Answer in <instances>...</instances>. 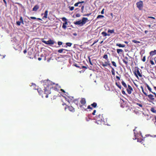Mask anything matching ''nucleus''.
<instances>
[{
    "instance_id": "1",
    "label": "nucleus",
    "mask_w": 156,
    "mask_h": 156,
    "mask_svg": "<svg viewBox=\"0 0 156 156\" xmlns=\"http://www.w3.org/2000/svg\"><path fill=\"white\" fill-rule=\"evenodd\" d=\"M44 86V91L40 88L37 89L39 94L42 96V98H48V95L51 93V89L56 91H58V90L55 84L50 80L45 81Z\"/></svg>"
},
{
    "instance_id": "2",
    "label": "nucleus",
    "mask_w": 156,
    "mask_h": 156,
    "mask_svg": "<svg viewBox=\"0 0 156 156\" xmlns=\"http://www.w3.org/2000/svg\"><path fill=\"white\" fill-rule=\"evenodd\" d=\"M74 101L75 104L78 105H77L78 101L77 100H74ZM80 103L81 104H79V105L78 106H79L82 110H86V102L85 98H82L80 101Z\"/></svg>"
},
{
    "instance_id": "3",
    "label": "nucleus",
    "mask_w": 156,
    "mask_h": 156,
    "mask_svg": "<svg viewBox=\"0 0 156 156\" xmlns=\"http://www.w3.org/2000/svg\"><path fill=\"white\" fill-rule=\"evenodd\" d=\"M95 119L96 120V122L98 124L101 123L102 122H104V118L103 117L102 115L99 114L96 116Z\"/></svg>"
},
{
    "instance_id": "4",
    "label": "nucleus",
    "mask_w": 156,
    "mask_h": 156,
    "mask_svg": "<svg viewBox=\"0 0 156 156\" xmlns=\"http://www.w3.org/2000/svg\"><path fill=\"white\" fill-rule=\"evenodd\" d=\"M134 71L135 72L134 74L136 77L138 78V76H139L140 77H142L141 70H140L138 68H137L135 69Z\"/></svg>"
},
{
    "instance_id": "5",
    "label": "nucleus",
    "mask_w": 156,
    "mask_h": 156,
    "mask_svg": "<svg viewBox=\"0 0 156 156\" xmlns=\"http://www.w3.org/2000/svg\"><path fill=\"white\" fill-rule=\"evenodd\" d=\"M41 41L42 42L45 43L46 44L48 45H52L55 42L53 40L50 39L48 41H46L44 40V39H41Z\"/></svg>"
},
{
    "instance_id": "6",
    "label": "nucleus",
    "mask_w": 156,
    "mask_h": 156,
    "mask_svg": "<svg viewBox=\"0 0 156 156\" xmlns=\"http://www.w3.org/2000/svg\"><path fill=\"white\" fill-rule=\"evenodd\" d=\"M137 8L140 10H141L143 7V3L142 1H140L136 3Z\"/></svg>"
},
{
    "instance_id": "7",
    "label": "nucleus",
    "mask_w": 156,
    "mask_h": 156,
    "mask_svg": "<svg viewBox=\"0 0 156 156\" xmlns=\"http://www.w3.org/2000/svg\"><path fill=\"white\" fill-rule=\"evenodd\" d=\"M107 61L105 62L104 63H102L101 65L104 67H106L107 66H109L110 67H111V64L110 63V61L108 59L106 60Z\"/></svg>"
},
{
    "instance_id": "8",
    "label": "nucleus",
    "mask_w": 156,
    "mask_h": 156,
    "mask_svg": "<svg viewBox=\"0 0 156 156\" xmlns=\"http://www.w3.org/2000/svg\"><path fill=\"white\" fill-rule=\"evenodd\" d=\"M126 90L129 94H131L133 91V89L130 85H128V88H127Z\"/></svg>"
},
{
    "instance_id": "9",
    "label": "nucleus",
    "mask_w": 156,
    "mask_h": 156,
    "mask_svg": "<svg viewBox=\"0 0 156 156\" xmlns=\"http://www.w3.org/2000/svg\"><path fill=\"white\" fill-rule=\"evenodd\" d=\"M124 58L122 59V60L123 62L125 64V65L127 66H128V57L127 56L124 57L123 56Z\"/></svg>"
},
{
    "instance_id": "10",
    "label": "nucleus",
    "mask_w": 156,
    "mask_h": 156,
    "mask_svg": "<svg viewBox=\"0 0 156 156\" xmlns=\"http://www.w3.org/2000/svg\"><path fill=\"white\" fill-rule=\"evenodd\" d=\"M149 98L150 100V102H152L153 101H154V98L153 97L154 96L151 94H150L149 95H147V96Z\"/></svg>"
},
{
    "instance_id": "11",
    "label": "nucleus",
    "mask_w": 156,
    "mask_h": 156,
    "mask_svg": "<svg viewBox=\"0 0 156 156\" xmlns=\"http://www.w3.org/2000/svg\"><path fill=\"white\" fill-rule=\"evenodd\" d=\"M87 21H88V19L86 17H83L82 20L81 21L83 25Z\"/></svg>"
},
{
    "instance_id": "12",
    "label": "nucleus",
    "mask_w": 156,
    "mask_h": 156,
    "mask_svg": "<svg viewBox=\"0 0 156 156\" xmlns=\"http://www.w3.org/2000/svg\"><path fill=\"white\" fill-rule=\"evenodd\" d=\"M74 23L75 25H80V26H83V25H82V21H81V20L74 22Z\"/></svg>"
},
{
    "instance_id": "13",
    "label": "nucleus",
    "mask_w": 156,
    "mask_h": 156,
    "mask_svg": "<svg viewBox=\"0 0 156 156\" xmlns=\"http://www.w3.org/2000/svg\"><path fill=\"white\" fill-rule=\"evenodd\" d=\"M135 104L138 106L140 107H137L140 108H141L142 109H144V106L142 104L140 103H136Z\"/></svg>"
},
{
    "instance_id": "14",
    "label": "nucleus",
    "mask_w": 156,
    "mask_h": 156,
    "mask_svg": "<svg viewBox=\"0 0 156 156\" xmlns=\"http://www.w3.org/2000/svg\"><path fill=\"white\" fill-rule=\"evenodd\" d=\"M67 108H68L69 110L71 112H74L75 111L74 108L72 106H68L67 107Z\"/></svg>"
},
{
    "instance_id": "15",
    "label": "nucleus",
    "mask_w": 156,
    "mask_h": 156,
    "mask_svg": "<svg viewBox=\"0 0 156 156\" xmlns=\"http://www.w3.org/2000/svg\"><path fill=\"white\" fill-rule=\"evenodd\" d=\"M62 20L63 21H64L65 23H63V24H64L65 25H68V22L67 21V19L65 17H63L62 18Z\"/></svg>"
},
{
    "instance_id": "16",
    "label": "nucleus",
    "mask_w": 156,
    "mask_h": 156,
    "mask_svg": "<svg viewBox=\"0 0 156 156\" xmlns=\"http://www.w3.org/2000/svg\"><path fill=\"white\" fill-rule=\"evenodd\" d=\"M39 8V6L38 5H36L34 6L33 9V11H36Z\"/></svg>"
},
{
    "instance_id": "17",
    "label": "nucleus",
    "mask_w": 156,
    "mask_h": 156,
    "mask_svg": "<svg viewBox=\"0 0 156 156\" xmlns=\"http://www.w3.org/2000/svg\"><path fill=\"white\" fill-rule=\"evenodd\" d=\"M150 55L153 56L156 54V50H155L154 51H152L150 52Z\"/></svg>"
},
{
    "instance_id": "18",
    "label": "nucleus",
    "mask_w": 156,
    "mask_h": 156,
    "mask_svg": "<svg viewBox=\"0 0 156 156\" xmlns=\"http://www.w3.org/2000/svg\"><path fill=\"white\" fill-rule=\"evenodd\" d=\"M48 10H46L44 13V16L42 18L43 19H44V18H47L48 16Z\"/></svg>"
},
{
    "instance_id": "19",
    "label": "nucleus",
    "mask_w": 156,
    "mask_h": 156,
    "mask_svg": "<svg viewBox=\"0 0 156 156\" xmlns=\"http://www.w3.org/2000/svg\"><path fill=\"white\" fill-rule=\"evenodd\" d=\"M101 34L104 37H106L107 36H109L110 35V34H107L106 32H104V31L102 32Z\"/></svg>"
},
{
    "instance_id": "20",
    "label": "nucleus",
    "mask_w": 156,
    "mask_h": 156,
    "mask_svg": "<svg viewBox=\"0 0 156 156\" xmlns=\"http://www.w3.org/2000/svg\"><path fill=\"white\" fill-rule=\"evenodd\" d=\"M153 113H156V109L153 107L151 108L150 110Z\"/></svg>"
},
{
    "instance_id": "21",
    "label": "nucleus",
    "mask_w": 156,
    "mask_h": 156,
    "mask_svg": "<svg viewBox=\"0 0 156 156\" xmlns=\"http://www.w3.org/2000/svg\"><path fill=\"white\" fill-rule=\"evenodd\" d=\"M122 85L125 88H127V85L126 83L123 81H122Z\"/></svg>"
},
{
    "instance_id": "22",
    "label": "nucleus",
    "mask_w": 156,
    "mask_h": 156,
    "mask_svg": "<svg viewBox=\"0 0 156 156\" xmlns=\"http://www.w3.org/2000/svg\"><path fill=\"white\" fill-rule=\"evenodd\" d=\"M116 45L117 46H118L119 47H125V45L124 44H116Z\"/></svg>"
},
{
    "instance_id": "23",
    "label": "nucleus",
    "mask_w": 156,
    "mask_h": 156,
    "mask_svg": "<svg viewBox=\"0 0 156 156\" xmlns=\"http://www.w3.org/2000/svg\"><path fill=\"white\" fill-rule=\"evenodd\" d=\"M141 89H142V92L146 96H147V93L145 91H144V88H143V87H142V86H141Z\"/></svg>"
},
{
    "instance_id": "24",
    "label": "nucleus",
    "mask_w": 156,
    "mask_h": 156,
    "mask_svg": "<svg viewBox=\"0 0 156 156\" xmlns=\"http://www.w3.org/2000/svg\"><path fill=\"white\" fill-rule=\"evenodd\" d=\"M112 69L111 72L112 75L114 76L115 75V71L114 69L112 67H110Z\"/></svg>"
},
{
    "instance_id": "25",
    "label": "nucleus",
    "mask_w": 156,
    "mask_h": 156,
    "mask_svg": "<svg viewBox=\"0 0 156 156\" xmlns=\"http://www.w3.org/2000/svg\"><path fill=\"white\" fill-rule=\"evenodd\" d=\"M23 24H24L23 19L22 16H20L19 21Z\"/></svg>"
},
{
    "instance_id": "26",
    "label": "nucleus",
    "mask_w": 156,
    "mask_h": 156,
    "mask_svg": "<svg viewBox=\"0 0 156 156\" xmlns=\"http://www.w3.org/2000/svg\"><path fill=\"white\" fill-rule=\"evenodd\" d=\"M91 105L94 108H95L97 106V104L96 102H94L91 104Z\"/></svg>"
},
{
    "instance_id": "27",
    "label": "nucleus",
    "mask_w": 156,
    "mask_h": 156,
    "mask_svg": "<svg viewBox=\"0 0 156 156\" xmlns=\"http://www.w3.org/2000/svg\"><path fill=\"white\" fill-rule=\"evenodd\" d=\"M117 51L118 54H119L122 52L123 51L122 49H118L117 50Z\"/></svg>"
},
{
    "instance_id": "28",
    "label": "nucleus",
    "mask_w": 156,
    "mask_h": 156,
    "mask_svg": "<svg viewBox=\"0 0 156 156\" xmlns=\"http://www.w3.org/2000/svg\"><path fill=\"white\" fill-rule=\"evenodd\" d=\"M103 58L105 59L106 60L108 59V56L107 54H105L103 56Z\"/></svg>"
},
{
    "instance_id": "29",
    "label": "nucleus",
    "mask_w": 156,
    "mask_h": 156,
    "mask_svg": "<svg viewBox=\"0 0 156 156\" xmlns=\"http://www.w3.org/2000/svg\"><path fill=\"white\" fill-rule=\"evenodd\" d=\"M155 125H156V116H155L152 119Z\"/></svg>"
},
{
    "instance_id": "30",
    "label": "nucleus",
    "mask_w": 156,
    "mask_h": 156,
    "mask_svg": "<svg viewBox=\"0 0 156 156\" xmlns=\"http://www.w3.org/2000/svg\"><path fill=\"white\" fill-rule=\"evenodd\" d=\"M114 30L113 29L112 30L109 29L108 31V33H110L111 34H112V33H114Z\"/></svg>"
},
{
    "instance_id": "31",
    "label": "nucleus",
    "mask_w": 156,
    "mask_h": 156,
    "mask_svg": "<svg viewBox=\"0 0 156 156\" xmlns=\"http://www.w3.org/2000/svg\"><path fill=\"white\" fill-rule=\"evenodd\" d=\"M115 85L120 89H121L122 88V86H121L117 82H116L115 83Z\"/></svg>"
},
{
    "instance_id": "32",
    "label": "nucleus",
    "mask_w": 156,
    "mask_h": 156,
    "mask_svg": "<svg viewBox=\"0 0 156 156\" xmlns=\"http://www.w3.org/2000/svg\"><path fill=\"white\" fill-rule=\"evenodd\" d=\"M115 85L120 89H121L122 88V86H121L117 82H116L115 83Z\"/></svg>"
},
{
    "instance_id": "33",
    "label": "nucleus",
    "mask_w": 156,
    "mask_h": 156,
    "mask_svg": "<svg viewBox=\"0 0 156 156\" xmlns=\"http://www.w3.org/2000/svg\"><path fill=\"white\" fill-rule=\"evenodd\" d=\"M132 42L134 43H140V42L139 41H137L136 40H133L132 41Z\"/></svg>"
},
{
    "instance_id": "34",
    "label": "nucleus",
    "mask_w": 156,
    "mask_h": 156,
    "mask_svg": "<svg viewBox=\"0 0 156 156\" xmlns=\"http://www.w3.org/2000/svg\"><path fill=\"white\" fill-rule=\"evenodd\" d=\"M68 8L70 10V11H73V10L74 9V7L73 6H69V7H68Z\"/></svg>"
},
{
    "instance_id": "35",
    "label": "nucleus",
    "mask_w": 156,
    "mask_h": 156,
    "mask_svg": "<svg viewBox=\"0 0 156 156\" xmlns=\"http://www.w3.org/2000/svg\"><path fill=\"white\" fill-rule=\"evenodd\" d=\"M111 62H112V65L114 66L115 67H117L116 64V63L115 62L113 61H112Z\"/></svg>"
},
{
    "instance_id": "36",
    "label": "nucleus",
    "mask_w": 156,
    "mask_h": 156,
    "mask_svg": "<svg viewBox=\"0 0 156 156\" xmlns=\"http://www.w3.org/2000/svg\"><path fill=\"white\" fill-rule=\"evenodd\" d=\"M103 17H104V16L102 15H99L97 16V19H98L100 18H103Z\"/></svg>"
},
{
    "instance_id": "37",
    "label": "nucleus",
    "mask_w": 156,
    "mask_h": 156,
    "mask_svg": "<svg viewBox=\"0 0 156 156\" xmlns=\"http://www.w3.org/2000/svg\"><path fill=\"white\" fill-rule=\"evenodd\" d=\"M66 44L68 46L71 47L72 45V44L70 42L66 43Z\"/></svg>"
},
{
    "instance_id": "38",
    "label": "nucleus",
    "mask_w": 156,
    "mask_h": 156,
    "mask_svg": "<svg viewBox=\"0 0 156 156\" xmlns=\"http://www.w3.org/2000/svg\"><path fill=\"white\" fill-rule=\"evenodd\" d=\"M67 26L66 25L64 24H63V25L62 26V28L64 30L66 29V28Z\"/></svg>"
},
{
    "instance_id": "39",
    "label": "nucleus",
    "mask_w": 156,
    "mask_h": 156,
    "mask_svg": "<svg viewBox=\"0 0 156 156\" xmlns=\"http://www.w3.org/2000/svg\"><path fill=\"white\" fill-rule=\"evenodd\" d=\"M152 90H151V89H150L149 90L150 92H151L152 93H153L154 95H155V98H156V94L155 93V92H154L152 91H151Z\"/></svg>"
},
{
    "instance_id": "40",
    "label": "nucleus",
    "mask_w": 156,
    "mask_h": 156,
    "mask_svg": "<svg viewBox=\"0 0 156 156\" xmlns=\"http://www.w3.org/2000/svg\"><path fill=\"white\" fill-rule=\"evenodd\" d=\"M63 50H64V49H60L58 50V51L59 53H61L62 52Z\"/></svg>"
},
{
    "instance_id": "41",
    "label": "nucleus",
    "mask_w": 156,
    "mask_h": 156,
    "mask_svg": "<svg viewBox=\"0 0 156 156\" xmlns=\"http://www.w3.org/2000/svg\"><path fill=\"white\" fill-rule=\"evenodd\" d=\"M88 59H89V63L92 66H93V64L91 61V59L89 57L88 58Z\"/></svg>"
},
{
    "instance_id": "42",
    "label": "nucleus",
    "mask_w": 156,
    "mask_h": 156,
    "mask_svg": "<svg viewBox=\"0 0 156 156\" xmlns=\"http://www.w3.org/2000/svg\"><path fill=\"white\" fill-rule=\"evenodd\" d=\"M91 14V13H88L87 14H84L83 15V16H89Z\"/></svg>"
},
{
    "instance_id": "43",
    "label": "nucleus",
    "mask_w": 156,
    "mask_h": 156,
    "mask_svg": "<svg viewBox=\"0 0 156 156\" xmlns=\"http://www.w3.org/2000/svg\"><path fill=\"white\" fill-rule=\"evenodd\" d=\"M146 86L147 87V89L149 90L150 89H151V88L149 87V85L147 84V83L146 84Z\"/></svg>"
},
{
    "instance_id": "44",
    "label": "nucleus",
    "mask_w": 156,
    "mask_h": 156,
    "mask_svg": "<svg viewBox=\"0 0 156 156\" xmlns=\"http://www.w3.org/2000/svg\"><path fill=\"white\" fill-rule=\"evenodd\" d=\"M16 24L18 26H20L21 23L20 21H17L16 22Z\"/></svg>"
},
{
    "instance_id": "45",
    "label": "nucleus",
    "mask_w": 156,
    "mask_h": 156,
    "mask_svg": "<svg viewBox=\"0 0 156 156\" xmlns=\"http://www.w3.org/2000/svg\"><path fill=\"white\" fill-rule=\"evenodd\" d=\"M80 4L79 2H78L76 3H75L74 5V6L75 7L78 6V5Z\"/></svg>"
},
{
    "instance_id": "46",
    "label": "nucleus",
    "mask_w": 156,
    "mask_h": 156,
    "mask_svg": "<svg viewBox=\"0 0 156 156\" xmlns=\"http://www.w3.org/2000/svg\"><path fill=\"white\" fill-rule=\"evenodd\" d=\"M58 44L59 45H61L62 44V42L61 41H59L58 42Z\"/></svg>"
},
{
    "instance_id": "47",
    "label": "nucleus",
    "mask_w": 156,
    "mask_h": 156,
    "mask_svg": "<svg viewBox=\"0 0 156 156\" xmlns=\"http://www.w3.org/2000/svg\"><path fill=\"white\" fill-rule=\"evenodd\" d=\"M142 60L144 62H145L146 61V56H144V57L142 59Z\"/></svg>"
},
{
    "instance_id": "48",
    "label": "nucleus",
    "mask_w": 156,
    "mask_h": 156,
    "mask_svg": "<svg viewBox=\"0 0 156 156\" xmlns=\"http://www.w3.org/2000/svg\"><path fill=\"white\" fill-rule=\"evenodd\" d=\"M84 9V6H82V7H81V12H83Z\"/></svg>"
},
{
    "instance_id": "49",
    "label": "nucleus",
    "mask_w": 156,
    "mask_h": 156,
    "mask_svg": "<svg viewBox=\"0 0 156 156\" xmlns=\"http://www.w3.org/2000/svg\"><path fill=\"white\" fill-rule=\"evenodd\" d=\"M62 105H65L66 106L65 107V110H66V109L67 108V106H68V105H66V104H65V103H63V104H62Z\"/></svg>"
},
{
    "instance_id": "50",
    "label": "nucleus",
    "mask_w": 156,
    "mask_h": 156,
    "mask_svg": "<svg viewBox=\"0 0 156 156\" xmlns=\"http://www.w3.org/2000/svg\"><path fill=\"white\" fill-rule=\"evenodd\" d=\"M150 62L151 64L152 65H154V62L152 60H151L150 61Z\"/></svg>"
},
{
    "instance_id": "51",
    "label": "nucleus",
    "mask_w": 156,
    "mask_h": 156,
    "mask_svg": "<svg viewBox=\"0 0 156 156\" xmlns=\"http://www.w3.org/2000/svg\"><path fill=\"white\" fill-rule=\"evenodd\" d=\"M122 93L124 95H126V93L123 90V89L122 91Z\"/></svg>"
},
{
    "instance_id": "52",
    "label": "nucleus",
    "mask_w": 156,
    "mask_h": 156,
    "mask_svg": "<svg viewBox=\"0 0 156 156\" xmlns=\"http://www.w3.org/2000/svg\"><path fill=\"white\" fill-rule=\"evenodd\" d=\"M80 69L84 68V69H87V67L85 66H81V67H80Z\"/></svg>"
},
{
    "instance_id": "53",
    "label": "nucleus",
    "mask_w": 156,
    "mask_h": 156,
    "mask_svg": "<svg viewBox=\"0 0 156 156\" xmlns=\"http://www.w3.org/2000/svg\"><path fill=\"white\" fill-rule=\"evenodd\" d=\"M98 41V40H96L95 41H94V42L92 44V45H94V44H95Z\"/></svg>"
},
{
    "instance_id": "54",
    "label": "nucleus",
    "mask_w": 156,
    "mask_h": 156,
    "mask_svg": "<svg viewBox=\"0 0 156 156\" xmlns=\"http://www.w3.org/2000/svg\"><path fill=\"white\" fill-rule=\"evenodd\" d=\"M87 109H92L93 108L92 107H90V105H88V106H87Z\"/></svg>"
},
{
    "instance_id": "55",
    "label": "nucleus",
    "mask_w": 156,
    "mask_h": 156,
    "mask_svg": "<svg viewBox=\"0 0 156 156\" xmlns=\"http://www.w3.org/2000/svg\"><path fill=\"white\" fill-rule=\"evenodd\" d=\"M143 140H141V139H137V141L140 142H141Z\"/></svg>"
},
{
    "instance_id": "56",
    "label": "nucleus",
    "mask_w": 156,
    "mask_h": 156,
    "mask_svg": "<svg viewBox=\"0 0 156 156\" xmlns=\"http://www.w3.org/2000/svg\"><path fill=\"white\" fill-rule=\"evenodd\" d=\"M76 17H80V14L77 13L76 14Z\"/></svg>"
},
{
    "instance_id": "57",
    "label": "nucleus",
    "mask_w": 156,
    "mask_h": 156,
    "mask_svg": "<svg viewBox=\"0 0 156 156\" xmlns=\"http://www.w3.org/2000/svg\"><path fill=\"white\" fill-rule=\"evenodd\" d=\"M96 110H94V111H93V112L92 113V115H95V113L96 112Z\"/></svg>"
},
{
    "instance_id": "58",
    "label": "nucleus",
    "mask_w": 156,
    "mask_h": 156,
    "mask_svg": "<svg viewBox=\"0 0 156 156\" xmlns=\"http://www.w3.org/2000/svg\"><path fill=\"white\" fill-rule=\"evenodd\" d=\"M86 119L87 121H89L90 120V119L89 117H87L86 118Z\"/></svg>"
},
{
    "instance_id": "59",
    "label": "nucleus",
    "mask_w": 156,
    "mask_h": 156,
    "mask_svg": "<svg viewBox=\"0 0 156 156\" xmlns=\"http://www.w3.org/2000/svg\"><path fill=\"white\" fill-rule=\"evenodd\" d=\"M30 18L33 20H35L37 19V18L35 17H30Z\"/></svg>"
},
{
    "instance_id": "60",
    "label": "nucleus",
    "mask_w": 156,
    "mask_h": 156,
    "mask_svg": "<svg viewBox=\"0 0 156 156\" xmlns=\"http://www.w3.org/2000/svg\"><path fill=\"white\" fill-rule=\"evenodd\" d=\"M74 66H75L77 67V68H80V66H78L77 64H75L74 65Z\"/></svg>"
},
{
    "instance_id": "61",
    "label": "nucleus",
    "mask_w": 156,
    "mask_h": 156,
    "mask_svg": "<svg viewBox=\"0 0 156 156\" xmlns=\"http://www.w3.org/2000/svg\"><path fill=\"white\" fill-rule=\"evenodd\" d=\"M104 9H103L101 11V14H104Z\"/></svg>"
},
{
    "instance_id": "62",
    "label": "nucleus",
    "mask_w": 156,
    "mask_h": 156,
    "mask_svg": "<svg viewBox=\"0 0 156 156\" xmlns=\"http://www.w3.org/2000/svg\"><path fill=\"white\" fill-rule=\"evenodd\" d=\"M148 18L152 19H155V18L154 17H152V16H149L148 17Z\"/></svg>"
},
{
    "instance_id": "63",
    "label": "nucleus",
    "mask_w": 156,
    "mask_h": 156,
    "mask_svg": "<svg viewBox=\"0 0 156 156\" xmlns=\"http://www.w3.org/2000/svg\"><path fill=\"white\" fill-rule=\"evenodd\" d=\"M116 78L118 80H120V77L118 76H116Z\"/></svg>"
},
{
    "instance_id": "64",
    "label": "nucleus",
    "mask_w": 156,
    "mask_h": 156,
    "mask_svg": "<svg viewBox=\"0 0 156 156\" xmlns=\"http://www.w3.org/2000/svg\"><path fill=\"white\" fill-rule=\"evenodd\" d=\"M79 2V4H81V3H84V2L83 1H81V2Z\"/></svg>"
}]
</instances>
